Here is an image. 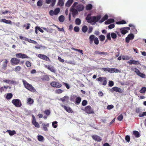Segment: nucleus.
I'll return each instance as SVG.
<instances>
[{"mask_svg": "<svg viewBox=\"0 0 146 146\" xmlns=\"http://www.w3.org/2000/svg\"><path fill=\"white\" fill-rule=\"evenodd\" d=\"M91 14H88L86 18V20L89 23H94L93 24H92V25L95 24L96 22H98L101 17V16L100 15H98L96 16H91Z\"/></svg>", "mask_w": 146, "mask_h": 146, "instance_id": "obj_1", "label": "nucleus"}, {"mask_svg": "<svg viewBox=\"0 0 146 146\" xmlns=\"http://www.w3.org/2000/svg\"><path fill=\"white\" fill-rule=\"evenodd\" d=\"M23 82L25 87L28 90L32 92H35L36 90L32 85L28 83L26 80H23Z\"/></svg>", "mask_w": 146, "mask_h": 146, "instance_id": "obj_2", "label": "nucleus"}, {"mask_svg": "<svg viewBox=\"0 0 146 146\" xmlns=\"http://www.w3.org/2000/svg\"><path fill=\"white\" fill-rule=\"evenodd\" d=\"M101 70L105 72L108 71L110 73H118L120 72V71L119 70L115 68H103L101 69Z\"/></svg>", "mask_w": 146, "mask_h": 146, "instance_id": "obj_3", "label": "nucleus"}, {"mask_svg": "<svg viewBox=\"0 0 146 146\" xmlns=\"http://www.w3.org/2000/svg\"><path fill=\"white\" fill-rule=\"evenodd\" d=\"M12 103L16 107H20L22 106L21 101L19 99L13 100Z\"/></svg>", "mask_w": 146, "mask_h": 146, "instance_id": "obj_4", "label": "nucleus"}, {"mask_svg": "<svg viewBox=\"0 0 146 146\" xmlns=\"http://www.w3.org/2000/svg\"><path fill=\"white\" fill-rule=\"evenodd\" d=\"M85 112L88 114H94V113L93 110L91 106H86L83 110Z\"/></svg>", "mask_w": 146, "mask_h": 146, "instance_id": "obj_5", "label": "nucleus"}, {"mask_svg": "<svg viewBox=\"0 0 146 146\" xmlns=\"http://www.w3.org/2000/svg\"><path fill=\"white\" fill-rule=\"evenodd\" d=\"M20 59L16 58H12L10 60V62L12 65H17L20 63Z\"/></svg>", "mask_w": 146, "mask_h": 146, "instance_id": "obj_6", "label": "nucleus"}, {"mask_svg": "<svg viewBox=\"0 0 146 146\" xmlns=\"http://www.w3.org/2000/svg\"><path fill=\"white\" fill-rule=\"evenodd\" d=\"M50 85L52 87L56 88H59L62 86L60 84L55 81H53L51 82L50 83Z\"/></svg>", "mask_w": 146, "mask_h": 146, "instance_id": "obj_7", "label": "nucleus"}, {"mask_svg": "<svg viewBox=\"0 0 146 146\" xmlns=\"http://www.w3.org/2000/svg\"><path fill=\"white\" fill-rule=\"evenodd\" d=\"M16 57L21 58H29V57L26 54L19 53L16 54Z\"/></svg>", "mask_w": 146, "mask_h": 146, "instance_id": "obj_8", "label": "nucleus"}, {"mask_svg": "<svg viewBox=\"0 0 146 146\" xmlns=\"http://www.w3.org/2000/svg\"><path fill=\"white\" fill-rule=\"evenodd\" d=\"M97 80L99 81L102 82L103 81L102 84L103 85L105 86L107 84V80L106 78L104 77H100L99 78H97Z\"/></svg>", "mask_w": 146, "mask_h": 146, "instance_id": "obj_9", "label": "nucleus"}, {"mask_svg": "<svg viewBox=\"0 0 146 146\" xmlns=\"http://www.w3.org/2000/svg\"><path fill=\"white\" fill-rule=\"evenodd\" d=\"M44 67L48 69L49 70L53 73L56 72V70L53 66H52L49 65L44 64Z\"/></svg>", "mask_w": 146, "mask_h": 146, "instance_id": "obj_10", "label": "nucleus"}, {"mask_svg": "<svg viewBox=\"0 0 146 146\" xmlns=\"http://www.w3.org/2000/svg\"><path fill=\"white\" fill-rule=\"evenodd\" d=\"M110 91L111 92L115 91L119 93H122L123 92L120 88L116 87H113L110 90Z\"/></svg>", "mask_w": 146, "mask_h": 146, "instance_id": "obj_11", "label": "nucleus"}, {"mask_svg": "<svg viewBox=\"0 0 146 146\" xmlns=\"http://www.w3.org/2000/svg\"><path fill=\"white\" fill-rule=\"evenodd\" d=\"M92 137L93 139L97 142H100L102 140L101 137L97 135H92Z\"/></svg>", "mask_w": 146, "mask_h": 146, "instance_id": "obj_12", "label": "nucleus"}, {"mask_svg": "<svg viewBox=\"0 0 146 146\" xmlns=\"http://www.w3.org/2000/svg\"><path fill=\"white\" fill-rule=\"evenodd\" d=\"M70 11L72 13L73 17L74 18L75 16L78 13L77 10L75 9L74 8L71 7L70 9Z\"/></svg>", "mask_w": 146, "mask_h": 146, "instance_id": "obj_13", "label": "nucleus"}, {"mask_svg": "<svg viewBox=\"0 0 146 146\" xmlns=\"http://www.w3.org/2000/svg\"><path fill=\"white\" fill-rule=\"evenodd\" d=\"M33 119H32V123L35 126L37 127H40L38 123L36 122V119L34 115H32Z\"/></svg>", "mask_w": 146, "mask_h": 146, "instance_id": "obj_14", "label": "nucleus"}, {"mask_svg": "<svg viewBox=\"0 0 146 146\" xmlns=\"http://www.w3.org/2000/svg\"><path fill=\"white\" fill-rule=\"evenodd\" d=\"M38 57L39 58L45 60L50 61V60L48 57L46 55L43 54H38Z\"/></svg>", "mask_w": 146, "mask_h": 146, "instance_id": "obj_15", "label": "nucleus"}, {"mask_svg": "<svg viewBox=\"0 0 146 146\" xmlns=\"http://www.w3.org/2000/svg\"><path fill=\"white\" fill-rule=\"evenodd\" d=\"M127 63L130 64H133L137 65L139 64V61H135L133 60H130L129 61H128Z\"/></svg>", "mask_w": 146, "mask_h": 146, "instance_id": "obj_16", "label": "nucleus"}, {"mask_svg": "<svg viewBox=\"0 0 146 146\" xmlns=\"http://www.w3.org/2000/svg\"><path fill=\"white\" fill-rule=\"evenodd\" d=\"M94 54H104L106 55H108V53L106 52H102L98 50H96L94 52Z\"/></svg>", "mask_w": 146, "mask_h": 146, "instance_id": "obj_17", "label": "nucleus"}, {"mask_svg": "<svg viewBox=\"0 0 146 146\" xmlns=\"http://www.w3.org/2000/svg\"><path fill=\"white\" fill-rule=\"evenodd\" d=\"M4 60L5 61L3 62L2 64V69L4 70H5L7 66V64L8 61L6 59H4Z\"/></svg>", "mask_w": 146, "mask_h": 146, "instance_id": "obj_18", "label": "nucleus"}, {"mask_svg": "<svg viewBox=\"0 0 146 146\" xmlns=\"http://www.w3.org/2000/svg\"><path fill=\"white\" fill-rule=\"evenodd\" d=\"M84 7L82 5H79L77 7V10L79 11H82L84 10Z\"/></svg>", "mask_w": 146, "mask_h": 146, "instance_id": "obj_19", "label": "nucleus"}, {"mask_svg": "<svg viewBox=\"0 0 146 146\" xmlns=\"http://www.w3.org/2000/svg\"><path fill=\"white\" fill-rule=\"evenodd\" d=\"M95 37H95V36L93 35L90 36L89 39L90 40V44H92L93 41H94Z\"/></svg>", "mask_w": 146, "mask_h": 146, "instance_id": "obj_20", "label": "nucleus"}, {"mask_svg": "<svg viewBox=\"0 0 146 146\" xmlns=\"http://www.w3.org/2000/svg\"><path fill=\"white\" fill-rule=\"evenodd\" d=\"M114 22V20L113 19H110L108 20L104 23L106 25H108L111 23H112Z\"/></svg>", "mask_w": 146, "mask_h": 146, "instance_id": "obj_21", "label": "nucleus"}, {"mask_svg": "<svg viewBox=\"0 0 146 146\" xmlns=\"http://www.w3.org/2000/svg\"><path fill=\"white\" fill-rule=\"evenodd\" d=\"M108 18V16L107 15H106L102 18L100 21L99 22L102 23L103 22L107 20Z\"/></svg>", "mask_w": 146, "mask_h": 146, "instance_id": "obj_22", "label": "nucleus"}, {"mask_svg": "<svg viewBox=\"0 0 146 146\" xmlns=\"http://www.w3.org/2000/svg\"><path fill=\"white\" fill-rule=\"evenodd\" d=\"M49 124L47 123L46 124H42V126L43 130L45 131H46L48 130L47 127L49 126Z\"/></svg>", "mask_w": 146, "mask_h": 146, "instance_id": "obj_23", "label": "nucleus"}, {"mask_svg": "<svg viewBox=\"0 0 146 146\" xmlns=\"http://www.w3.org/2000/svg\"><path fill=\"white\" fill-rule=\"evenodd\" d=\"M81 100V98L80 97H77L75 100V103L76 105H78L80 103Z\"/></svg>", "mask_w": 146, "mask_h": 146, "instance_id": "obj_24", "label": "nucleus"}, {"mask_svg": "<svg viewBox=\"0 0 146 146\" xmlns=\"http://www.w3.org/2000/svg\"><path fill=\"white\" fill-rule=\"evenodd\" d=\"M120 30L121 32V33L123 35H125L128 32L125 29L124 27L121 28L120 29Z\"/></svg>", "mask_w": 146, "mask_h": 146, "instance_id": "obj_25", "label": "nucleus"}, {"mask_svg": "<svg viewBox=\"0 0 146 146\" xmlns=\"http://www.w3.org/2000/svg\"><path fill=\"white\" fill-rule=\"evenodd\" d=\"M7 132L9 133L10 136H12L16 134V131L15 130L11 131V130H7Z\"/></svg>", "mask_w": 146, "mask_h": 146, "instance_id": "obj_26", "label": "nucleus"}, {"mask_svg": "<svg viewBox=\"0 0 146 146\" xmlns=\"http://www.w3.org/2000/svg\"><path fill=\"white\" fill-rule=\"evenodd\" d=\"M64 109H65L67 112L69 113H72L73 112V110L70 107H67L64 106Z\"/></svg>", "mask_w": 146, "mask_h": 146, "instance_id": "obj_27", "label": "nucleus"}, {"mask_svg": "<svg viewBox=\"0 0 146 146\" xmlns=\"http://www.w3.org/2000/svg\"><path fill=\"white\" fill-rule=\"evenodd\" d=\"M23 40L26 41H27L30 43H31L34 44H36V41L31 40V39H28L27 38H26V37L24 38H23Z\"/></svg>", "mask_w": 146, "mask_h": 146, "instance_id": "obj_28", "label": "nucleus"}, {"mask_svg": "<svg viewBox=\"0 0 146 146\" xmlns=\"http://www.w3.org/2000/svg\"><path fill=\"white\" fill-rule=\"evenodd\" d=\"M1 22L5 23L6 24H12V22L11 21L8 20L4 19H2Z\"/></svg>", "mask_w": 146, "mask_h": 146, "instance_id": "obj_29", "label": "nucleus"}, {"mask_svg": "<svg viewBox=\"0 0 146 146\" xmlns=\"http://www.w3.org/2000/svg\"><path fill=\"white\" fill-rule=\"evenodd\" d=\"M73 2V0H68L66 4V6L69 7L71 5Z\"/></svg>", "mask_w": 146, "mask_h": 146, "instance_id": "obj_30", "label": "nucleus"}, {"mask_svg": "<svg viewBox=\"0 0 146 146\" xmlns=\"http://www.w3.org/2000/svg\"><path fill=\"white\" fill-rule=\"evenodd\" d=\"M92 8V5L90 4H88L86 7V9L87 10H90Z\"/></svg>", "mask_w": 146, "mask_h": 146, "instance_id": "obj_31", "label": "nucleus"}, {"mask_svg": "<svg viewBox=\"0 0 146 146\" xmlns=\"http://www.w3.org/2000/svg\"><path fill=\"white\" fill-rule=\"evenodd\" d=\"M13 97V94L11 93L7 94L6 96V98L8 100H10Z\"/></svg>", "mask_w": 146, "mask_h": 146, "instance_id": "obj_32", "label": "nucleus"}, {"mask_svg": "<svg viewBox=\"0 0 146 146\" xmlns=\"http://www.w3.org/2000/svg\"><path fill=\"white\" fill-rule=\"evenodd\" d=\"M133 134L136 137H139L140 136L139 132L137 131H133Z\"/></svg>", "mask_w": 146, "mask_h": 146, "instance_id": "obj_33", "label": "nucleus"}, {"mask_svg": "<svg viewBox=\"0 0 146 146\" xmlns=\"http://www.w3.org/2000/svg\"><path fill=\"white\" fill-rule=\"evenodd\" d=\"M27 102L30 105L33 104L34 103V100L31 98H29L27 99Z\"/></svg>", "mask_w": 146, "mask_h": 146, "instance_id": "obj_34", "label": "nucleus"}, {"mask_svg": "<svg viewBox=\"0 0 146 146\" xmlns=\"http://www.w3.org/2000/svg\"><path fill=\"white\" fill-rule=\"evenodd\" d=\"M37 139L39 141H41L44 140L43 137L42 135H38L37 136Z\"/></svg>", "mask_w": 146, "mask_h": 146, "instance_id": "obj_35", "label": "nucleus"}, {"mask_svg": "<svg viewBox=\"0 0 146 146\" xmlns=\"http://www.w3.org/2000/svg\"><path fill=\"white\" fill-rule=\"evenodd\" d=\"M88 29L87 26L84 25L82 27V30L83 32L85 33L87 31Z\"/></svg>", "mask_w": 146, "mask_h": 146, "instance_id": "obj_36", "label": "nucleus"}, {"mask_svg": "<svg viewBox=\"0 0 146 146\" xmlns=\"http://www.w3.org/2000/svg\"><path fill=\"white\" fill-rule=\"evenodd\" d=\"M75 23L76 25H79L81 24V21L79 18H77L75 20Z\"/></svg>", "mask_w": 146, "mask_h": 146, "instance_id": "obj_37", "label": "nucleus"}, {"mask_svg": "<svg viewBox=\"0 0 146 146\" xmlns=\"http://www.w3.org/2000/svg\"><path fill=\"white\" fill-rule=\"evenodd\" d=\"M99 38L100 40L101 41H103L104 40L105 38V36L103 35H100L99 37Z\"/></svg>", "mask_w": 146, "mask_h": 146, "instance_id": "obj_38", "label": "nucleus"}, {"mask_svg": "<svg viewBox=\"0 0 146 146\" xmlns=\"http://www.w3.org/2000/svg\"><path fill=\"white\" fill-rule=\"evenodd\" d=\"M42 79L43 80H46V81H49L50 79L49 77L47 75H45L43 77Z\"/></svg>", "mask_w": 146, "mask_h": 146, "instance_id": "obj_39", "label": "nucleus"}, {"mask_svg": "<svg viewBox=\"0 0 146 146\" xmlns=\"http://www.w3.org/2000/svg\"><path fill=\"white\" fill-rule=\"evenodd\" d=\"M44 113L47 116H49L50 115V110H46L44 111Z\"/></svg>", "mask_w": 146, "mask_h": 146, "instance_id": "obj_40", "label": "nucleus"}, {"mask_svg": "<svg viewBox=\"0 0 146 146\" xmlns=\"http://www.w3.org/2000/svg\"><path fill=\"white\" fill-rule=\"evenodd\" d=\"M117 24H124L126 23V21L124 20H122L120 21L116 22Z\"/></svg>", "mask_w": 146, "mask_h": 146, "instance_id": "obj_41", "label": "nucleus"}, {"mask_svg": "<svg viewBox=\"0 0 146 146\" xmlns=\"http://www.w3.org/2000/svg\"><path fill=\"white\" fill-rule=\"evenodd\" d=\"M131 70L135 72L137 74H138L140 72L138 69L135 68H131Z\"/></svg>", "mask_w": 146, "mask_h": 146, "instance_id": "obj_42", "label": "nucleus"}, {"mask_svg": "<svg viewBox=\"0 0 146 146\" xmlns=\"http://www.w3.org/2000/svg\"><path fill=\"white\" fill-rule=\"evenodd\" d=\"M146 91V88L143 87L140 90L139 92L140 93H144Z\"/></svg>", "mask_w": 146, "mask_h": 146, "instance_id": "obj_43", "label": "nucleus"}, {"mask_svg": "<svg viewBox=\"0 0 146 146\" xmlns=\"http://www.w3.org/2000/svg\"><path fill=\"white\" fill-rule=\"evenodd\" d=\"M60 22H63L64 21V16L61 15L58 18Z\"/></svg>", "mask_w": 146, "mask_h": 146, "instance_id": "obj_44", "label": "nucleus"}, {"mask_svg": "<svg viewBox=\"0 0 146 146\" xmlns=\"http://www.w3.org/2000/svg\"><path fill=\"white\" fill-rule=\"evenodd\" d=\"M60 9L59 8H57L55 9L54 11V15H57L60 12Z\"/></svg>", "mask_w": 146, "mask_h": 146, "instance_id": "obj_45", "label": "nucleus"}, {"mask_svg": "<svg viewBox=\"0 0 146 146\" xmlns=\"http://www.w3.org/2000/svg\"><path fill=\"white\" fill-rule=\"evenodd\" d=\"M57 122L55 121L52 123V126L54 128H56L57 127Z\"/></svg>", "mask_w": 146, "mask_h": 146, "instance_id": "obj_46", "label": "nucleus"}, {"mask_svg": "<svg viewBox=\"0 0 146 146\" xmlns=\"http://www.w3.org/2000/svg\"><path fill=\"white\" fill-rule=\"evenodd\" d=\"M42 5V2L41 0H39L37 2V5L38 6L41 7Z\"/></svg>", "mask_w": 146, "mask_h": 146, "instance_id": "obj_47", "label": "nucleus"}, {"mask_svg": "<svg viewBox=\"0 0 146 146\" xmlns=\"http://www.w3.org/2000/svg\"><path fill=\"white\" fill-rule=\"evenodd\" d=\"M21 66H16L14 70H15V71H16V72L19 71L21 70Z\"/></svg>", "mask_w": 146, "mask_h": 146, "instance_id": "obj_48", "label": "nucleus"}, {"mask_svg": "<svg viewBox=\"0 0 146 146\" xmlns=\"http://www.w3.org/2000/svg\"><path fill=\"white\" fill-rule=\"evenodd\" d=\"M127 37L131 39L132 40L134 38V35L133 34L130 33L128 35Z\"/></svg>", "mask_w": 146, "mask_h": 146, "instance_id": "obj_49", "label": "nucleus"}, {"mask_svg": "<svg viewBox=\"0 0 146 146\" xmlns=\"http://www.w3.org/2000/svg\"><path fill=\"white\" fill-rule=\"evenodd\" d=\"M94 43L98 45V44L99 42V40L98 38L97 37H96L95 38V39L94 40Z\"/></svg>", "mask_w": 146, "mask_h": 146, "instance_id": "obj_50", "label": "nucleus"}, {"mask_svg": "<svg viewBox=\"0 0 146 146\" xmlns=\"http://www.w3.org/2000/svg\"><path fill=\"white\" fill-rule=\"evenodd\" d=\"M137 75L142 78H144L145 77V75L144 74L141 72H140Z\"/></svg>", "mask_w": 146, "mask_h": 146, "instance_id": "obj_51", "label": "nucleus"}, {"mask_svg": "<svg viewBox=\"0 0 146 146\" xmlns=\"http://www.w3.org/2000/svg\"><path fill=\"white\" fill-rule=\"evenodd\" d=\"M123 118V116L122 114L119 115L117 118V119L119 121H121Z\"/></svg>", "mask_w": 146, "mask_h": 146, "instance_id": "obj_52", "label": "nucleus"}, {"mask_svg": "<svg viewBox=\"0 0 146 146\" xmlns=\"http://www.w3.org/2000/svg\"><path fill=\"white\" fill-rule=\"evenodd\" d=\"M111 37L112 38L114 39L116 38L117 37L116 34L114 33H112L111 34Z\"/></svg>", "mask_w": 146, "mask_h": 146, "instance_id": "obj_53", "label": "nucleus"}, {"mask_svg": "<svg viewBox=\"0 0 146 146\" xmlns=\"http://www.w3.org/2000/svg\"><path fill=\"white\" fill-rule=\"evenodd\" d=\"M73 50L75 51H77L78 52L81 53L82 55L83 54L82 50H80V49H76V48H74Z\"/></svg>", "mask_w": 146, "mask_h": 146, "instance_id": "obj_54", "label": "nucleus"}, {"mask_svg": "<svg viewBox=\"0 0 146 146\" xmlns=\"http://www.w3.org/2000/svg\"><path fill=\"white\" fill-rule=\"evenodd\" d=\"M125 140L126 141L128 142L130 141V137L128 135H127L125 137Z\"/></svg>", "mask_w": 146, "mask_h": 146, "instance_id": "obj_55", "label": "nucleus"}, {"mask_svg": "<svg viewBox=\"0 0 146 146\" xmlns=\"http://www.w3.org/2000/svg\"><path fill=\"white\" fill-rule=\"evenodd\" d=\"M144 116H146V112H144L142 113H140L139 115V117H140Z\"/></svg>", "mask_w": 146, "mask_h": 146, "instance_id": "obj_56", "label": "nucleus"}, {"mask_svg": "<svg viewBox=\"0 0 146 146\" xmlns=\"http://www.w3.org/2000/svg\"><path fill=\"white\" fill-rule=\"evenodd\" d=\"M63 92V91L60 89L56 90L55 91L56 93L58 94L61 93Z\"/></svg>", "mask_w": 146, "mask_h": 146, "instance_id": "obj_57", "label": "nucleus"}, {"mask_svg": "<svg viewBox=\"0 0 146 146\" xmlns=\"http://www.w3.org/2000/svg\"><path fill=\"white\" fill-rule=\"evenodd\" d=\"M87 104V102L86 100H84L82 101V105L83 106H85Z\"/></svg>", "mask_w": 146, "mask_h": 146, "instance_id": "obj_58", "label": "nucleus"}, {"mask_svg": "<svg viewBox=\"0 0 146 146\" xmlns=\"http://www.w3.org/2000/svg\"><path fill=\"white\" fill-rule=\"evenodd\" d=\"M115 27V25L114 24H110L108 26L109 29H111L114 28Z\"/></svg>", "mask_w": 146, "mask_h": 146, "instance_id": "obj_59", "label": "nucleus"}, {"mask_svg": "<svg viewBox=\"0 0 146 146\" xmlns=\"http://www.w3.org/2000/svg\"><path fill=\"white\" fill-rule=\"evenodd\" d=\"M25 64L28 67H30L31 66V63L29 61H26Z\"/></svg>", "mask_w": 146, "mask_h": 146, "instance_id": "obj_60", "label": "nucleus"}, {"mask_svg": "<svg viewBox=\"0 0 146 146\" xmlns=\"http://www.w3.org/2000/svg\"><path fill=\"white\" fill-rule=\"evenodd\" d=\"M74 30L75 32H78L79 31V28L78 26H76L74 27Z\"/></svg>", "mask_w": 146, "mask_h": 146, "instance_id": "obj_61", "label": "nucleus"}, {"mask_svg": "<svg viewBox=\"0 0 146 146\" xmlns=\"http://www.w3.org/2000/svg\"><path fill=\"white\" fill-rule=\"evenodd\" d=\"M109 86L111 87L113 86L114 85V83L113 81H110L109 82Z\"/></svg>", "mask_w": 146, "mask_h": 146, "instance_id": "obj_62", "label": "nucleus"}, {"mask_svg": "<svg viewBox=\"0 0 146 146\" xmlns=\"http://www.w3.org/2000/svg\"><path fill=\"white\" fill-rule=\"evenodd\" d=\"M35 29H38V30H39L40 32H41L42 33H44V31H43V30L38 27H35Z\"/></svg>", "mask_w": 146, "mask_h": 146, "instance_id": "obj_63", "label": "nucleus"}, {"mask_svg": "<svg viewBox=\"0 0 146 146\" xmlns=\"http://www.w3.org/2000/svg\"><path fill=\"white\" fill-rule=\"evenodd\" d=\"M114 106L112 105H109L107 106V108L108 110H111L113 108Z\"/></svg>", "mask_w": 146, "mask_h": 146, "instance_id": "obj_64", "label": "nucleus"}]
</instances>
